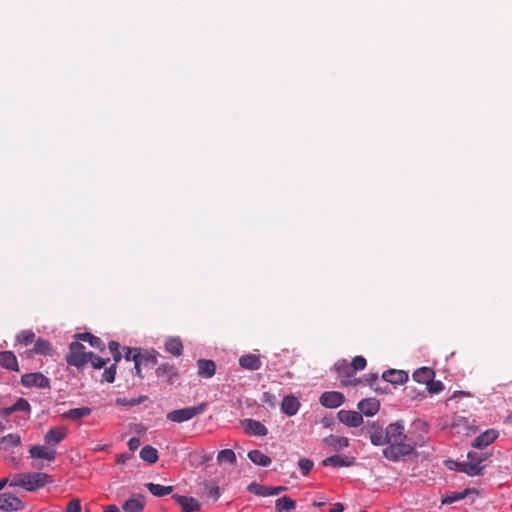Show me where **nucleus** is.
<instances>
[{
  "label": "nucleus",
  "instance_id": "1",
  "mask_svg": "<svg viewBox=\"0 0 512 512\" xmlns=\"http://www.w3.org/2000/svg\"><path fill=\"white\" fill-rule=\"evenodd\" d=\"M387 441L389 446L383 450V455L391 461H398L414 451L411 444L406 443L407 436L404 433V426L400 422L392 423L386 428Z\"/></svg>",
  "mask_w": 512,
  "mask_h": 512
},
{
  "label": "nucleus",
  "instance_id": "2",
  "mask_svg": "<svg viewBox=\"0 0 512 512\" xmlns=\"http://www.w3.org/2000/svg\"><path fill=\"white\" fill-rule=\"evenodd\" d=\"M89 353L85 351V346L78 340L73 341L69 345V352L65 356L68 365L82 368L88 363Z\"/></svg>",
  "mask_w": 512,
  "mask_h": 512
},
{
  "label": "nucleus",
  "instance_id": "3",
  "mask_svg": "<svg viewBox=\"0 0 512 512\" xmlns=\"http://www.w3.org/2000/svg\"><path fill=\"white\" fill-rule=\"evenodd\" d=\"M158 352L152 350L140 349L136 350V353L132 356V361L134 362L136 375L140 378H143L142 375V367H153L157 364V356Z\"/></svg>",
  "mask_w": 512,
  "mask_h": 512
},
{
  "label": "nucleus",
  "instance_id": "4",
  "mask_svg": "<svg viewBox=\"0 0 512 512\" xmlns=\"http://www.w3.org/2000/svg\"><path fill=\"white\" fill-rule=\"evenodd\" d=\"M207 404L200 403L197 406L177 409L167 413V420L175 423H182L191 420L195 416L202 414L206 410Z\"/></svg>",
  "mask_w": 512,
  "mask_h": 512
},
{
  "label": "nucleus",
  "instance_id": "5",
  "mask_svg": "<svg viewBox=\"0 0 512 512\" xmlns=\"http://www.w3.org/2000/svg\"><path fill=\"white\" fill-rule=\"evenodd\" d=\"M334 369L340 378L341 385L343 386H356L360 380L354 378L353 367L346 360L337 361Z\"/></svg>",
  "mask_w": 512,
  "mask_h": 512
},
{
  "label": "nucleus",
  "instance_id": "6",
  "mask_svg": "<svg viewBox=\"0 0 512 512\" xmlns=\"http://www.w3.org/2000/svg\"><path fill=\"white\" fill-rule=\"evenodd\" d=\"M53 482V478L42 472H28L26 473L25 490L36 491L40 488Z\"/></svg>",
  "mask_w": 512,
  "mask_h": 512
},
{
  "label": "nucleus",
  "instance_id": "7",
  "mask_svg": "<svg viewBox=\"0 0 512 512\" xmlns=\"http://www.w3.org/2000/svg\"><path fill=\"white\" fill-rule=\"evenodd\" d=\"M21 384L25 387L50 388L49 378L40 372L24 374Z\"/></svg>",
  "mask_w": 512,
  "mask_h": 512
},
{
  "label": "nucleus",
  "instance_id": "8",
  "mask_svg": "<svg viewBox=\"0 0 512 512\" xmlns=\"http://www.w3.org/2000/svg\"><path fill=\"white\" fill-rule=\"evenodd\" d=\"M24 506L23 501L11 493L0 494V510L15 512L23 510Z\"/></svg>",
  "mask_w": 512,
  "mask_h": 512
},
{
  "label": "nucleus",
  "instance_id": "9",
  "mask_svg": "<svg viewBox=\"0 0 512 512\" xmlns=\"http://www.w3.org/2000/svg\"><path fill=\"white\" fill-rule=\"evenodd\" d=\"M319 402L326 408H337L345 402V396L338 391H327L322 393Z\"/></svg>",
  "mask_w": 512,
  "mask_h": 512
},
{
  "label": "nucleus",
  "instance_id": "10",
  "mask_svg": "<svg viewBox=\"0 0 512 512\" xmlns=\"http://www.w3.org/2000/svg\"><path fill=\"white\" fill-rule=\"evenodd\" d=\"M156 376L165 379L170 385L174 384L179 378L178 369L170 363H162L156 368Z\"/></svg>",
  "mask_w": 512,
  "mask_h": 512
},
{
  "label": "nucleus",
  "instance_id": "11",
  "mask_svg": "<svg viewBox=\"0 0 512 512\" xmlns=\"http://www.w3.org/2000/svg\"><path fill=\"white\" fill-rule=\"evenodd\" d=\"M337 419L348 427H359L363 423L361 413L350 410H340L337 413Z\"/></svg>",
  "mask_w": 512,
  "mask_h": 512
},
{
  "label": "nucleus",
  "instance_id": "12",
  "mask_svg": "<svg viewBox=\"0 0 512 512\" xmlns=\"http://www.w3.org/2000/svg\"><path fill=\"white\" fill-rule=\"evenodd\" d=\"M29 454L31 458L53 462L56 459L57 452L45 445H34L29 449Z\"/></svg>",
  "mask_w": 512,
  "mask_h": 512
},
{
  "label": "nucleus",
  "instance_id": "13",
  "mask_svg": "<svg viewBox=\"0 0 512 512\" xmlns=\"http://www.w3.org/2000/svg\"><path fill=\"white\" fill-rule=\"evenodd\" d=\"M287 489L288 488L286 486H265L257 483H251L248 486V490L251 493L259 496H274L286 491Z\"/></svg>",
  "mask_w": 512,
  "mask_h": 512
},
{
  "label": "nucleus",
  "instance_id": "14",
  "mask_svg": "<svg viewBox=\"0 0 512 512\" xmlns=\"http://www.w3.org/2000/svg\"><path fill=\"white\" fill-rule=\"evenodd\" d=\"M357 408L362 416L371 417L379 411L380 403L376 398H366L358 403Z\"/></svg>",
  "mask_w": 512,
  "mask_h": 512
},
{
  "label": "nucleus",
  "instance_id": "15",
  "mask_svg": "<svg viewBox=\"0 0 512 512\" xmlns=\"http://www.w3.org/2000/svg\"><path fill=\"white\" fill-rule=\"evenodd\" d=\"M172 499L181 507L183 512H195L200 509V503L193 497L174 494Z\"/></svg>",
  "mask_w": 512,
  "mask_h": 512
},
{
  "label": "nucleus",
  "instance_id": "16",
  "mask_svg": "<svg viewBox=\"0 0 512 512\" xmlns=\"http://www.w3.org/2000/svg\"><path fill=\"white\" fill-rule=\"evenodd\" d=\"M497 437L498 432L496 430H486L473 440L472 446L477 449H483L487 447L489 444L493 443L497 439Z\"/></svg>",
  "mask_w": 512,
  "mask_h": 512
},
{
  "label": "nucleus",
  "instance_id": "17",
  "mask_svg": "<svg viewBox=\"0 0 512 512\" xmlns=\"http://www.w3.org/2000/svg\"><path fill=\"white\" fill-rule=\"evenodd\" d=\"M354 461H355L354 457H348V456L336 454V455H332L330 457L325 458L322 461V465L323 466H331L334 468L349 467V466L353 465Z\"/></svg>",
  "mask_w": 512,
  "mask_h": 512
},
{
  "label": "nucleus",
  "instance_id": "18",
  "mask_svg": "<svg viewBox=\"0 0 512 512\" xmlns=\"http://www.w3.org/2000/svg\"><path fill=\"white\" fill-rule=\"evenodd\" d=\"M242 425L245 427L246 432L254 436H266L268 429L264 424L254 419H244Z\"/></svg>",
  "mask_w": 512,
  "mask_h": 512
},
{
  "label": "nucleus",
  "instance_id": "19",
  "mask_svg": "<svg viewBox=\"0 0 512 512\" xmlns=\"http://www.w3.org/2000/svg\"><path fill=\"white\" fill-rule=\"evenodd\" d=\"M67 436V429L65 427H52L45 434V442L49 446L59 444Z\"/></svg>",
  "mask_w": 512,
  "mask_h": 512
},
{
  "label": "nucleus",
  "instance_id": "20",
  "mask_svg": "<svg viewBox=\"0 0 512 512\" xmlns=\"http://www.w3.org/2000/svg\"><path fill=\"white\" fill-rule=\"evenodd\" d=\"M323 443L333 451H342L349 446V439L344 436L329 435L323 439Z\"/></svg>",
  "mask_w": 512,
  "mask_h": 512
},
{
  "label": "nucleus",
  "instance_id": "21",
  "mask_svg": "<svg viewBox=\"0 0 512 512\" xmlns=\"http://www.w3.org/2000/svg\"><path fill=\"white\" fill-rule=\"evenodd\" d=\"M447 466L450 470L463 472L469 476L479 475V469L476 467V465L467 464V461H464V462L448 461Z\"/></svg>",
  "mask_w": 512,
  "mask_h": 512
},
{
  "label": "nucleus",
  "instance_id": "22",
  "mask_svg": "<svg viewBox=\"0 0 512 512\" xmlns=\"http://www.w3.org/2000/svg\"><path fill=\"white\" fill-rule=\"evenodd\" d=\"M382 378L391 384H403L408 380V374L403 370L390 369L383 373Z\"/></svg>",
  "mask_w": 512,
  "mask_h": 512
},
{
  "label": "nucleus",
  "instance_id": "23",
  "mask_svg": "<svg viewBox=\"0 0 512 512\" xmlns=\"http://www.w3.org/2000/svg\"><path fill=\"white\" fill-rule=\"evenodd\" d=\"M197 367L198 374L202 378H212L216 373V364L212 360L199 359Z\"/></svg>",
  "mask_w": 512,
  "mask_h": 512
},
{
  "label": "nucleus",
  "instance_id": "24",
  "mask_svg": "<svg viewBox=\"0 0 512 512\" xmlns=\"http://www.w3.org/2000/svg\"><path fill=\"white\" fill-rule=\"evenodd\" d=\"M239 365L246 370H258L262 366L260 357L256 354H247L239 358Z\"/></svg>",
  "mask_w": 512,
  "mask_h": 512
},
{
  "label": "nucleus",
  "instance_id": "25",
  "mask_svg": "<svg viewBox=\"0 0 512 512\" xmlns=\"http://www.w3.org/2000/svg\"><path fill=\"white\" fill-rule=\"evenodd\" d=\"M300 407V402L293 395H287L283 398L281 403V410L288 416L295 415Z\"/></svg>",
  "mask_w": 512,
  "mask_h": 512
},
{
  "label": "nucleus",
  "instance_id": "26",
  "mask_svg": "<svg viewBox=\"0 0 512 512\" xmlns=\"http://www.w3.org/2000/svg\"><path fill=\"white\" fill-rule=\"evenodd\" d=\"M145 506L144 497L140 494L126 500L122 508L126 512H142Z\"/></svg>",
  "mask_w": 512,
  "mask_h": 512
},
{
  "label": "nucleus",
  "instance_id": "27",
  "mask_svg": "<svg viewBox=\"0 0 512 512\" xmlns=\"http://www.w3.org/2000/svg\"><path fill=\"white\" fill-rule=\"evenodd\" d=\"M0 366L11 371L19 370L17 358L12 351L0 352Z\"/></svg>",
  "mask_w": 512,
  "mask_h": 512
},
{
  "label": "nucleus",
  "instance_id": "28",
  "mask_svg": "<svg viewBox=\"0 0 512 512\" xmlns=\"http://www.w3.org/2000/svg\"><path fill=\"white\" fill-rule=\"evenodd\" d=\"M370 441L375 446L388 444L386 431H384L380 426L376 425V423L371 425Z\"/></svg>",
  "mask_w": 512,
  "mask_h": 512
},
{
  "label": "nucleus",
  "instance_id": "29",
  "mask_svg": "<svg viewBox=\"0 0 512 512\" xmlns=\"http://www.w3.org/2000/svg\"><path fill=\"white\" fill-rule=\"evenodd\" d=\"M74 338L78 341L88 342L92 347L97 348L100 351H104L105 349L103 341L89 332L77 333L74 335Z\"/></svg>",
  "mask_w": 512,
  "mask_h": 512
},
{
  "label": "nucleus",
  "instance_id": "30",
  "mask_svg": "<svg viewBox=\"0 0 512 512\" xmlns=\"http://www.w3.org/2000/svg\"><path fill=\"white\" fill-rule=\"evenodd\" d=\"M413 379L420 384H428L430 380L434 379L435 372L429 367H421L413 373Z\"/></svg>",
  "mask_w": 512,
  "mask_h": 512
},
{
  "label": "nucleus",
  "instance_id": "31",
  "mask_svg": "<svg viewBox=\"0 0 512 512\" xmlns=\"http://www.w3.org/2000/svg\"><path fill=\"white\" fill-rule=\"evenodd\" d=\"M92 410L89 407H79L69 409L64 412L61 416L62 418L69 419L71 421H78L84 417H87L91 414Z\"/></svg>",
  "mask_w": 512,
  "mask_h": 512
},
{
  "label": "nucleus",
  "instance_id": "32",
  "mask_svg": "<svg viewBox=\"0 0 512 512\" xmlns=\"http://www.w3.org/2000/svg\"><path fill=\"white\" fill-rule=\"evenodd\" d=\"M248 458L254 464L262 467H267L272 462L269 456L265 455L263 452L257 449L249 451Z\"/></svg>",
  "mask_w": 512,
  "mask_h": 512
},
{
  "label": "nucleus",
  "instance_id": "33",
  "mask_svg": "<svg viewBox=\"0 0 512 512\" xmlns=\"http://www.w3.org/2000/svg\"><path fill=\"white\" fill-rule=\"evenodd\" d=\"M145 486L149 490V492L156 497H163L169 495L173 491L172 486H163L152 482L146 483Z\"/></svg>",
  "mask_w": 512,
  "mask_h": 512
},
{
  "label": "nucleus",
  "instance_id": "34",
  "mask_svg": "<svg viewBox=\"0 0 512 512\" xmlns=\"http://www.w3.org/2000/svg\"><path fill=\"white\" fill-rule=\"evenodd\" d=\"M140 458L149 464H154L158 461V451L153 446L146 445L140 451Z\"/></svg>",
  "mask_w": 512,
  "mask_h": 512
},
{
  "label": "nucleus",
  "instance_id": "35",
  "mask_svg": "<svg viewBox=\"0 0 512 512\" xmlns=\"http://www.w3.org/2000/svg\"><path fill=\"white\" fill-rule=\"evenodd\" d=\"M32 352L40 355H50L52 352V345L49 341L43 338H38L34 342Z\"/></svg>",
  "mask_w": 512,
  "mask_h": 512
},
{
  "label": "nucleus",
  "instance_id": "36",
  "mask_svg": "<svg viewBox=\"0 0 512 512\" xmlns=\"http://www.w3.org/2000/svg\"><path fill=\"white\" fill-rule=\"evenodd\" d=\"M165 349L174 356H180L183 353V344L178 338H169L165 341Z\"/></svg>",
  "mask_w": 512,
  "mask_h": 512
},
{
  "label": "nucleus",
  "instance_id": "37",
  "mask_svg": "<svg viewBox=\"0 0 512 512\" xmlns=\"http://www.w3.org/2000/svg\"><path fill=\"white\" fill-rule=\"evenodd\" d=\"M296 506V502L288 496L278 498L275 502V509L277 512L290 511Z\"/></svg>",
  "mask_w": 512,
  "mask_h": 512
},
{
  "label": "nucleus",
  "instance_id": "38",
  "mask_svg": "<svg viewBox=\"0 0 512 512\" xmlns=\"http://www.w3.org/2000/svg\"><path fill=\"white\" fill-rule=\"evenodd\" d=\"M468 461L467 464L476 465L479 469V475L482 474L484 469L480 464L487 459V454L485 453H477V452H469L467 455Z\"/></svg>",
  "mask_w": 512,
  "mask_h": 512
},
{
  "label": "nucleus",
  "instance_id": "39",
  "mask_svg": "<svg viewBox=\"0 0 512 512\" xmlns=\"http://www.w3.org/2000/svg\"><path fill=\"white\" fill-rule=\"evenodd\" d=\"M0 444L4 449L17 447L21 444V437L18 434H8L0 438Z\"/></svg>",
  "mask_w": 512,
  "mask_h": 512
},
{
  "label": "nucleus",
  "instance_id": "40",
  "mask_svg": "<svg viewBox=\"0 0 512 512\" xmlns=\"http://www.w3.org/2000/svg\"><path fill=\"white\" fill-rule=\"evenodd\" d=\"M36 340V335L32 330H22L16 336V341L20 344L29 345Z\"/></svg>",
  "mask_w": 512,
  "mask_h": 512
},
{
  "label": "nucleus",
  "instance_id": "41",
  "mask_svg": "<svg viewBox=\"0 0 512 512\" xmlns=\"http://www.w3.org/2000/svg\"><path fill=\"white\" fill-rule=\"evenodd\" d=\"M218 462H228L234 464L236 462V455L231 449H223L217 455Z\"/></svg>",
  "mask_w": 512,
  "mask_h": 512
},
{
  "label": "nucleus",
  "instance_id": "42",
  "mask_svg": "<svg viewBox=\"0 0 512 512\" xmlns=\"http://www.w3.org/2000/svg\"><path fill=\"white\" fill-rule=\"evenodd\" d=\"M88 362L91 363V365L96 369H101L109 362V359H102L98 355L94 354L93 352H89V358Z\"/></svg>",
  "mask_w": 512,
  "mask_h": 512
},
{
  "label": "nucleus",
  "instance_id": "43",
  "mask_svg": "<svg viewBox=\"0 0 512 512\" xmlns=\"http://www.w3.org/2000/svg\"><path fill=\"white\" fill-rule=\"evenodd\" d=\"M26 473L15 474L9 479L8 485L11 487H21L25 489Z\"/></svg>",
  "mask_w": 512,
  "mask_h": 512
},
{
  "label": "nucleus",
  "instance_id": "44",
  "mask_svg": "<svg viewBox=\"0 0 512 512\" xmlns=\"http://www.w3.org/2000/svg\"><path fill=\"white\" fill-rule=\"evenodd\" d=\"M12 409H14L15 412L23 411L30 413L31 406L29 402L25 398H19L13 405Z\"/></svg>",
  "mask_w": 512,
  "mask_h": 512
},
{
  "label": "nucleus",
  "instance_id": "45",
  "mask_svg": "<svg viewBox=\"0 0 512 512\" xmlns=\"http://www.w3.org/2000/svg\"><path fill=\"white\" fill-rule=\"evenodd\" d=\"M351 367H353L354 373L357 371H362L366 368L367 362L363 356H355L351 363Z\"/></svg>",
  "mask_w": 512,
  "mask_h": 512
},
{
  "label": "nucleus",
  "instance_id": "46",
  "mask_svg": "<svg viewBox=\"0 0 512 512\" xmlns=\"http://www.w3.org/2000/svg\"><path fill=\"white\" fill-rule=\"evenodd\" d=\"M204 493L207 498L212 499L213 501L218 500L220 497L219 487L215 485H207Z\"/></svg>",
  "mask_w": 512,
  "mask_h": 512
},
{
  "label": "nucleus",
  "instance_id": "47",
  "mask_svg": "<svg viewBox=\"0 0 512 512\" xmlns=\"http://www.w3.org/2000/svg\"><path fill=\"white\" fill-rule=\"evenodd\" d=\"M427 390L431 394H437L444 390V385L441 381L430 380L427 384Z\"/></svg>",
  "mask_w": 512,
  "mask_h": 512
},
{
  "label": "nucleus",
  "instance_id": "48",
  "mask_svg": "<svg viewBox=\"0 0 512 512\" xmlns=\"http://www.w3.org/2000/svg\"><path fill=\"white\" fill-rule=\"evenodd\" d=\"M116 376V364H112L110 367L105 368L103 372V380L108 383H113Z\"/></svg>",
  "mask_w": 512,
  "mask_h": 512
},
{
  "label": "nucleus",
  "instance_id": "49",
  "mask_svg": "<svg viewBox=\"0 0 512 512\" xmlns=\"http://www.w3.org/2000/svg\"><path fill=\"white\" fill-rule=\"evenodd\" d=\"M298 466H299L300 470L302 471V473L304 475H306L312 470L314 464H313V461H311L308 458H301L298 461Z\"/></svg>",
  "mask_w": 512,
  "mask_h": 512
},
{
  "label": "nucleus",
  "instance_id": "50",
  "mask_svg": "<svg viewBox=\"0 0 512 512\" xmlns=\"http://www.w3.org/2000/svg\"><path fill=\"white\" fill-rule=\"evenodd\" d=\"M81 501L78 498L72 499L66 506L64 512H80Z\"/></svg>",
  "mask_w": 512,
  "mask_h": 512
},
{
  "label": "nucleus",
  "instance_id": "51",
  "mask_svg": "<svg viewBox=\"0 0 512 512\" xmlns=\"http://www.w3.org/2000/svg\"><path fill=\"white\" fill-rule=\"evenodd\" d=\"M465 497V493H455L453 496H448L442 499V504H452L455 501L461 500Z\"/></svg>",
  "mask_w": 512,
  "mask_h": 512
},
{
  "label": "nucleus",
  "instance_id": "52",
  "mask_svg": "<svg viewBox=\"0 0 512 512\" xmlns=\"http://www.w3.org/2000/svg\"><path fill=\"white\" fill-rule=\"evenodd\" d=\"M141 445L140 439L137 437H132L128 441V447L131 451L137 450Z\"/></svg>",
  "mask_w": 512,
  "mask_h": 512
},
{
  "label": "nucleus",
  "instance_id": "53",
  "mask_svg": "<svg viewBox=\"0 0 512 512\" xmlns=\"http://www.w3.org/2000/svg\"><path fill=\"white\" fill-rule=\"evenodd\" d=\"M108 348L111 354H115L120 349V344L116 341H110L108 344Z\"/></svg>",
  "mask_w": 512,
  "mask_h": 512
},
{
  "label": "nucleus",
  "instance_id": "54",
  "mask_svg": "<svg viewBox=\"0 0 512 512\" xmlns=\"http://www.w3.org/2000/svg\"><path fill=\"white\" fill-rule=\"evenodd\" d=\"M136 350H138L137 348H134V349H130L128 348L125 355H124V358L127 360V361H132V356L133 354L136 353Z\"/></svg>",
  "mask_w": 512,
  "mask_h": 512
},
{
  "label": "nucleus",
  "instance_id": "55",
  "mask_svg": "<svg viewBox=\"0 0 512 512\" xmlns=\"http://www.w3.org/2000/svg\"><path fill=\"white\" fill-rule=\"evenodd\" d=\"M14 409H12V406L10 407H6L4 409L1 410V414L4 415V416H8V415H11L12 413H14Z\"/></svg>",
  "mask_w": 512,
  "mask_h": 512
},
{
  "label": "nucleus",
  "instance_id": "56",
  "mask_svg": "<svg viewBox=\"0 0 512 512\" xmlns=\"http://www.w3.org/2000/svg\"><path fill=\"white\" fill-rule=\"evenodd\" d=\"M104 512H120V510L116 505H109L106 507Z\"/></svg>",
  "mask_w": 512,
  "mask_h": 512
},
{
  "label": "nucleus",
  "instance_id": "57",
  "mask_svg": "<svg viewBox=\"0 0 512 512\" xmlns=\"http://www.w3.org/2000/svg\"><path fill=\"white\" fill-rule=\"evenodd\" d=\"M376 374H369L366 376V381L369 383V385H372V382L377 379Z\"/></svg>",
  "mask_w": 512,
  "mask_h": 512
},
{
  "label": "nucleus",
  "instance_id": "58",
  "mask_svg": "<svg viewBox=\"0 0 512 512\" xmlns=\"http://www.w3.org/2000/svg\"><path fill=\"white\" fill-rule=\"evenodd\" d=\"M330 512H343V506L340 503L334 505Z\"/></svg>",
  "mask_w": 512,
  "mask_h": 512
},
{
  "label": "nucleus",
  "instance_id": "59",
  "mask_svg": "<svg viewBox=\"0 0 512 512\" xmlns=\"http://www.w3.org/2000/svg\"><path fill=\"white\" fill-rule=\"evenodd\" d=\"M112 356H113V360L115 362L114 364L118 363L121 360V358H122L120 350L117 351L115 354H112Z\"/></svg>",
  "mask_w": 512,
  "mask_h": 512
},
{
  "label": "nucleus",
  "instance_id": "60",
  "mask_svg": "<svg viewBox=\"0 0 512 512\" xmlns=\"http://www.w3.org/2000/svg\"><path fill=\"white\" fill-rule=\"evenodd\" d=\"M8 482H9V478H3L0 480V491L6 486L8 485Z\"/></svg>",
  "mask_w": 512,
  "mask_h": 512
},
{
  "label": "nucleus",
  "instance_id": "61",
  "mask_svg": "<svg viewBox=\"0 0 512 512\" xmlns=\"http://www.w3.org/2000/svg\"><path fill=\"white\" fill-rule=\"evenodd\" d=\"M125 461H126V456H124V455H120L117 458V463H125Z\"/></svg>",
  "mask_w": 512,
  "mask_h": 512
},
{
  "label": "nucleus",
  "instance_id": "62",
  "mask_svg": "<svg viewBox=\"0 0 512 512\" xmlns=\"http://www.w3.org/2000/svg\"><path fill=\"white\" fill-rule=\"evenodd\" d=\"M32 467L36 469H43L45 466L42 464H32Z\"/></svg>",
  "mask_w": 512,
  "mask_h": 512
},
{
  "label": "nucleus",
  "instance_id": "63",
  "mask_svg": "<svg viewBox=\"0 0 512 512\" xmlns=\"http://www.w3.org/2000/svg\"><path fill=\"white\" fill-rule=\"evenodd\" d=\"M5 429V426L3 425V423L0 421V433L3 432Z\"/></svg>",
  "mask_w": 512,
  "mask_h": 512
},
{
  "label": "nucleus",
  "instance_id": "64",
  "mask_svg": "<svg viewBox=\"0 0 512 512\" xmlns=\"http://www.w3.org/2000/svg\"><path fill=\"white\" fill-rule=\"evenodd\" d=\"M360 512H366V511H360Z\"/></svg>",
  "mask_w": 512,
  "mask_h": 512
}]
</instances>
